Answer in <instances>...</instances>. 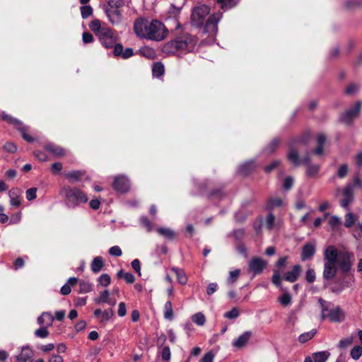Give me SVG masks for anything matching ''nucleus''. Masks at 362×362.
<instances>
[{
    "label": "nucleus",
    "mask_w": 362,
    "mask_h": 362,
    "mask_svg": "<svg viewBox=\"0 0 362 362\" xmlns=\"http://www.w3.org/2000/svg\"><path fill=\"white\" fill-rule=\"evenodd\" d=\"M89 28L98 37L99 42L106 49H115L119 44L118 37L115 34L113 30L98 19H94L89 23Z\"/></svg>",
    "instance_id": "obj_2"
},
{
    "label": "nucleus",
    "mask_w": 362,
    "mask_h": 362,
    "mask_svg": "<svg viewBox=\"0 0 362 362\" xmlns=\"http://www.w3.org/2000/svg\"><path fill=\"white\" fill-rule=\"evenodd\" d=\"M318 303L321 309V320H325L327 318V313L330 312L334 305L332 303L327 301L322 298H318Z\"/></svg>",
    "instance_id": "obj_20"
},
{
    "label": "nucleus",
    "mask_w": 362,
    "mask_h": 362,
    "mask_svg": "<svg viewBox=\"0 0 362 362\" xmlns=\"http://www.w3.org/2000/svg\"><path fill=\"white\" fill-rule=\"evenodd\" d=\"M327 318L332 322H339L344 320V313L340 307H333L330 312L327 313Z\"/></svg>",
    "instance_id": "obj_17"
},
{
    "label": "nucleus",
    "mask_w": 362,
    "mask_h": 362,
    "mask_svg": "<svg viewBox=\"0 0 362 362\" xmlns=\"http://www.w3.org/2000/svg\"><path fill=\"white\" fill-rule=\"evenodd\" d=\"M33 352L29 346L22 348L21 353L16 356L17 362H31Z\"/></svg>",
    "instance_id": "obj_22"
},
{
    "label": "nucleus",
    "mask_w": 362,
    "mask_h": 362,
    "mask_svg": "<svg viewBox=\"0 0 362 362\" xmlns=\"http://www.w3.org/2000/svg\"><path fill=\"white\" fill-rule=\"evenodd\" d=\"M45 148L46 151L50 152L51 153L56 156H62L64 154V149L62 147L57 146L52 143H49L46 144Z\"/></svg>",
    "instance_id": "obj_28"
},
{
    "label": "nucleus",
    "mask_w": 362,
    "mask_h": 362,
    "mask_svg": "<svg viewBox=\"0 0 362 362\" xmlns=\"http://www.w3.org/2000/svg\"><path fill=\"white\" fill-rule=\"evenodd\" d=\"M164 66L160 62L156 63L152 68V73L154 76L160 77L164 74Z\"/></svg>",
    "instance_id": "obj_39"
},
{
    "label": "nucleus",
    "mask_w": 362,
    "mask_h": 362,
    "mask_svg": "<svg viewBox=\"0 0 362 362\" xmlns=\"http://www.w3.org/2000/svg\"><path fill=\"white\" fill-rule=\"evenodd\" d=\"M81 17L83 19L88 18L89 16H90L93 13V8L90 6H83L81 7Z\"/></svg>",
    "instance_id": "obj_49"
},
{
    "label": "nucleus",
    "mask_w": 362,
    "mask_h": 362,
    "mask_svg": "<svg viewBox=\"0 0 362 362\" xmlns=\"http://www.w3.org/2000/svg\"><path fill=\"white\" fill-rule=\"evenodd\" d=\"M164 317L168 320L173 318V305L170 300H168L164 305Z\"/></svg>",
    "instance_id": "obj_33"
},
{
    "label": "nucleus",
    "mask_w": 362,
    "mask_h": 362,
    "mask_svg": "<svg viewBox=\"0 0 362 362\" xmlns=\"http://www.w3.org/2000/svg\"><path fill=\"white\" fill-rule=\"evenodd\" d=\"M320 167L317 165H309L306 171L308 177H314L319 172Z\"/></svg>",
    "instance_id": "obj_52"
},
{
    "label": "nucleus",
    "mask_w": 362,
    "mask_h": 362,
    "mask_svg": "<svg viewBox=\"0 0 362 362\" xmlns=\"http://www.w3.org/2000/svg\"><path fill=\"white\" fill-rule=\"evenodd\" d=\"M361 107L362 102L360 100L356 101L353 106L350 107L340 115L339 122L346 125L351 124L353 121L359 116Z\"/></svg>",
    "instance_id": "obj_6"
},
{
    "label": "nucleus",
    "mask_w": 362,
    "mask_h": 362,
    "mask_svg": "<svg viewBox=\"0 0 362 362\" xmlns=\"http://www.w3.org/2000/svg\"><path fill=\"white\" fill-rule=\"evenodd\" d=\"M113 188L119 193H124L129 189V181L125 176H118L115 178Z\"/></svg>",
    "instance_id": "obj_13"
},
{
    "label": "nucleus",
    "mask_w": 362,
    "mask_h": 362,
    "mask_svg": "<svg viewBox=\"0 0 362 362\" xmlns=\"http://www.w3.org/2000/svg\"><path fill=\"white\" fill-rule=\"evenodd\" d=\"M239 310L237 308H233L228 312L224 314V317L228 319H235L239 316Z\"/></svg>",
    "instance_id": "obj_59"
},
{
    "label": "nucleus",
    "mask_w": 362,
    "mask_h": 362,
    "mask_svg": "<svg viewBox=\"0 0 362 362\" xmlns=\"http://www.w3.org/2000/svg\"><path fill=\"white\" fill-rule=\"evenodd\" d=\"M158 233L160 235H161L168 239H170V240L174 239L175 237V232L173 230H171L170 228H159L158 229Z\"/></svg>",
    "instance_id": "obj_40"
},
{
    "label": "nucleus",
    "mask_w": 362,
    "mask_h": 362,
    "mask_svg": "<svg viewBox=\"0 0 362 362\" xmlns=\"http://www.w3.org/2000/svg\"><path fill=\"white\" fill-rule=\"evenodd\" d=\"M324 260L327 262H337L339 252L334 246H328L324 251Z\"/></svg>",
    "instance_id": "obj_16"
},
{
    "label": "nucleus",
    "mask_w": 362,
    "mask_h": 362,
    "mask_svg": "<svg viewBox=\"0 0 362 362\" xmlns=\"http://www.w3.org/2000/svg\"><path fill=\"white\" fill-rule=\"evenodd\" d=\"M316 249L314 244L308 243L302 247L301 259L305 261L312 259L315 253Z\"/></svg>",
    "instance_id": "obj_18"
},
{
    "label": "nucleus",
    "mask_w": 362,
    "mask_h": 362,
    "mask_svg": "<svg viewBox=\"0 0 362 362\" xmlns=\"http://www.w3.org/2000/svg\"><path fill=\"white\" fill-rule=\"evenodd\" d=\"M95 302L99 303H110V293L107 290H104L100 294V296L95 299Z\"/></svg>",
    "instance_id": "obj_34"
},
{
    "label": "nucleus",
    "mask_w": 362,
    "mask_h": 362,
    "mask_svg": "<svg viewBox=\"0 0 362 362\" xmlns=\"http://www.w3.org/2000/svg\"><path fill=\"white\" fill-rule=\"evenodd\" d=\"M268 212L269 214L265 218V226L269 230H272L274 227L275 216L272 214V211Z\"/></svg>",
    "instance_id": "obj_42"
},
{
    "label": "nucleus",
    "mask_w": 362,
    "mask_h": 362,
    "mask_svg": "<svg viewBox=\"0 0 362 362\" xmlns=\"http://www.w3.org/2000/svg\"><path fill=\"white\" fill-rule=\"evenodd\" d=\"M341 223V219L337 216H332L329 220V224L331 227L336 228H338Z\"/></svg>",
    "instance_id": "obj_60"
},
{
    "label": "nucleus",
    "mask_w": 362,
    "mask_h": 362,
    "mask_svg": "<svg viewBox=\"0 0 362 362\" xmlns=\"http://www.w3.org/2000/svg\"><path fill=\"white\" fill-rule=\"evenodd\" d=\"M98 282L100 286L106 287L110 284L111 278L109 274H103L98 278Z\"/></svg>",
    "instance_id": "obj_46"
},
{
    "label": "nucleus",
    "mask_w": 362,
    "mask_h": 362,
    "mask_svg": "<svg viewBox=\"0 0 362 362\" xmlns=\"http://www.w3.org/2000/svg\"><path fill=\"white\" fill-rule=\"evenodd\" d=\"M255 168L256 164L255 160H248L238 168V173L241 175H247L254 170Z\"/></svg>",
    "instance_id": "obj_25"
},
{
    "label": "nucleus",
    "mask_w": 362,
    "mask_h": 362,
    "mask_svg": "<svg viewBox=\"0 0 362 362\" xmlns=\"http://www.w3.org/2000/svg\"><path fill=\"white\" fill-rule=\"evenodd\" d=\"M293 185V179L291 176H288L285 178L283 183V188L285 190H289Z\"/></svg>",
    "instance_id": "obj_63"
},
{
    "label": "nucleus",
    "mask_w": 362,
    "mask_h": 362,
    "mask_svg": "<svg viewBox=\"0 0 362 362\" xmlns=\"http://www.w3.org/2000/svg\"><path fill=\"white\" fill-rule=\"evenodd\" d=\"M356 217L353 213H348L345 216L344 226L351 228L356 222Z\"/></svg>",
    "instance_id": "obj_47"
},
{
    "label": "nucleus",
    "mask_w": 362,
    "mask_h": 362,
    "mask_svg": "<svg viewBox=\"0 0 362 362\" xmlns=\"http://www.w3.org/2000/svg\"><path fill=\"white\" fill-rule=\"evenodd\" d=\"M54 319V317L50 313L44 312L40 317H38L37 323L42 326L48 327L52 326Z\"/></svg>",
    "instance_id": "obj_24"
},
{
    "label": "nucleus",
    "mask_w": 362,
    "mask_h": 362,
    "mask_svg": "<svg viewBox=\"0 0 362 362\" xmlns=\"http://www.w3.org/2000/svg\"><path fill=\"white\" fill-rule=\"evenodd\" d=\"M316 333L317 330L315 329H313L310 332L301 334L298 337V340L300 343H305L308 341L310 339H311L315 335Z\"/></svg>",
    "instance_id": "obj_38"
},
{
    "label": "nucleus",
    "mask_w": 362,
    "mask_h": 362,
    "mask_svg": "<svg viewBox=\"0 0 362 362\" xmlns=\"http://www.w3.org/2000/svg\"><path fill=\"white\" fill-rule=\"evenodd\" d=\"M251 336L252 332L250 331L243 332L240 336L238 337L237 339L233 342V346L238 349L244 347L247 344L248 341L251 338Z\"/></svg>",
    "instance_id": "obj_21"
},
{
    "label": "nucleus",
    "mask_w": 362,
    "mask_h": 362,
    "mask_svg": "<svg viewBox=\"0 0 362 362\" xmlns=\"http://www.w3.org/2000/svg\"><path fill=\"white\" fill-rule=\"evenodd\" d=\"M172 271L176 274L177 281L180 284L185 285L187 284V278L182 269L176 267H173Z\"/></svg>",
    "instance_id": "obj_31"
},
{
    "label": "nucleus",
    "mask_w": 362,
    "mask_h": 362,
    "mask_svg": "<svg viewBox=\"0 0 362 362\" xmlns=\"http://www.w3.org/2000/svg\"><path fill=\"white\" fill-rule=\"evenodd\" d=\"M210 13V8L205 4H200L194 7L191 14V23L194 27H203V33L215 37L218 32V23L222 18L221 13H215L206 17Z\"/></svg>",
    "instance_id": "obj_1"
},
{
    "label": "nucleus",
    "mask_w": 362,
    "mask_h": 362,
    "mask_svg": "<svg viewBox=\"0 0 362 362\" xmlns=\"http://www.w3.org/2000/svg\"><path fill=\"white\" fill-rule=\"evenodd\" d=\"M92 284L88 281H81L79 282V290L80 293H86L92 291Z\"/></svg>",
    "instance_id": "obj_43"
},
{
    "label": "nucleus",
    "mask_w": 362,
    "mask_h": 362,
    "mask_svg": "<svg viewBox=\"0 0 362 362\" xmlns=\"http://www.w3.org/2000/svg\"><path fill=\"white\" fill-rule=\"evenodd\" d=\"M348 170V165L346 164H342L339 167L337 175L339 178H344L346 176Z\"/></svg>",
    "instance_id": "obj_55"
},
{
    "label": "nucleus",
    "mask_w": 362,
    "mask_h": 362,
    "mask_svg": "<svg viewBox=\"0 0 362 362\" xmlns=\"http://www.w3.org/2000/svg\"><path fill=\"white\" fill-rule=\"evenodd\" d=\"M192 320L193 322H194L195 324H197L199 326H203L206 322L205 316L202 313H197L194 314L192 316Z\"/></svg>",
    "instance_id": "obj_44"
},
{
    "label": "nucleus",
    "mask_w": 362,
    "mask_h": 362,
    "mask_svg": "<svg viewBox=\"0 0 362 362\" xmlns=\"http://www.w3.org/2000/svg\"><path fill=\"white\" fill-rule=\"evenodd\" d=\"M109 254L114 257H120L122 254V250L119 246H112L109 249Z\"/></svg>",
    "instance_id": "obj_62"
},
{
    "label": "nucleus",
    "mask_w": 362,
    "mask_h": 362,
    "mask_svg": "<svg viewBox=\"0 0 362 362\" xmlns=\"http://www.w3.org/2000/svg\"><path fill=\"white\" fill-rule=\"evenodd\" d=\"M282 200L279 197H270L268 199L267 204L265 206V209L267 211H272L274 208L281 206L282 205Z\"/></svg>",
    "instance_id": "obj_29"
},
{
    "label": "nucleus",
    "mask_w": 362,
    "mask_h": 362,
    "mask_svg": "<svg viewBox=\"0 0 362 362\" xmlns=\"http://www.w3.org/2000/svg\"><path fill=\"white\" fill-rule=\"evenodd\" d=\"M280 143V139L278 138L274 139L267 146L265 147L264 151L267 154H271L275 151L277 146Z\"/></svg>",
    "instance_id": "obj_37"
},
{
    "label": "nucleus",
    "mask_w": 362,
    "mask_h": 362,
    "mask_svg": "<svg viewBox=\"0 0 362 362\" xmlns=\"http://www.w3.org/2000/svg\"><path fill=\"white\" fill-rule=\"evenodd\" d=\"M83 175V173L82 171L75 170L67 173L65 176L71 181L77 182L81 180Z\"/></svg>",
    "instance_id": "obj_36"
},
{
    "label": "nucleus",
    "mask_w": 362,
    "mask_h": 362,
    "mask_svg": "<svg viewBox=\"0 0 362 362\" xmlns=\"http://www.w3.org/2000/svg\"><path fill=\"white\" fill-rule=\"evenodd\" d=\"M342 6L348 11H353L362 7V0H344Z\"/></svg>",
    "instance_id": "obj_27"
},
{
    "label": "nucleus",
    "mask_w": 362,
    "mask_h": 362,
    "mask_svg": "<svg viewBox=\"0 0 362 362\" xmlns=\"http://www.w3.org/2000/svg\"><path fill=\"white\" fill-rule=\"evenodd\" d=\"M351 356L354 360H358L362 355V347L355 346L351 351Z\"/></svg>",
    "instance_id": "obj_51"
},
{
    "label": "nucleus",
    "mask_w": 362,
    "mask_h": 362,
    "mask_svg": "<svg viewBox=\"0 0 362 362\" xmlns=\"http://www.w3.org/2000/svg\"><path fill=\"white\" fill-rule=\"evenodd\" d=\"M267 262L261 257H252L248 263V267L254 274H259L267 267Z\"/></svg>",
    "instance_id": "obj_11"
},
{
    "label": "nucleus",
    "mask_w": 362,
    "mask_h": 362,
    "mask_svg": "<svg viewBox=\"0 0 362 362\" xmlns=\"http://www.w3.org/2000/svg\"><path fill=\"white\" fill-rule=\"evenodd\" d=\"M359 90V86L356 83L349 84L345 89V93L347 95H354Z\"/></svg>",
    "instance_id": "obj_53"
},
{
    "label": "nucleus",
    "mask_w": 362,
    "mask_h": 362,
    "mask_svg": "<svg viewBox=\"0 0 362 362\" xmlns=\"http://www.w3.org/2000/svg\"><path fill=\"white\" fill-rule=\"evenodd\" d=\"M302 272L301 266L299 264L295 265L291 271L284 274V279L289 282H295Z\"/></svg>",
    "instance_id": "obj_19"
},
{
    "label": "nucleus",
    "mask_w": 362,
    "mask_h": 362,
    "mask_svg": "<svg viewBox=\"0 0 362 362\" xmlns=\"http://www.w3.org/2000/svg\"><path fill=\"white\" fill-rule=\"evenodd\" d=\"M140 223L144 227L146 228V229L148 232H150L152 230L153 226H152L151 222L149 221V219L146 216L141 217Z\"/></svg>",
    "instance_id": "obj_57"
},
{
    "label": "nucleus",
    "mask_w": 362,
    "mask_h": 362,
    "mask_svg": "<svg viewBox=\"0 0 362 362\" xmlns=\"http://www.w3.org/2000/svg\"><path fill=\"white\" fill-rule=\"evenodd\" d=\"M114 315V311L112 308H108L103 311L100 320V323L105 325Z\"/></svg>",
    "instance_id": "obj_32"
},
{
    "label": "nucleus",
    "mask_w": 362,
    "mask_h": 362,
    "mask_svg": "<svg viewBox=\"0 0 362 362\" xmlns=\"http://www.w3.org/2000/svg\"><path fill=\"white\" fill-rule=\"evenodd\" d=\"M134 50L132 48L128 47L125 49H123L122 44H117L113 49V54L115 57H121L122 59H128L134 55Z\"/></svg>",
    "instance_id": "obj_15"
},
{
    "label": "nucleus",
    "mask_w": 362,
    "mask_h": 362,
    "mask_svg": "<svg viewBox=\"0 0 362 362\" xmlns=\"http://www.w3.org/2000/svg\"><path fill=\"white\" fill-rule=\"evenodd\" d=\"M151 26V21L145 20L144 18H138L134 22V30L136 35L141 38H148Z\"/></svg>",
    "instance_id": "obj_7"
},
{
    "label": "nucleus",
    "mask_w": 362,
    "mask_h": 362,
    "mask_svg": "<svg viewBox=\"0 0 362 362\" xmlns=\"http://www.w3.org/2000/svg\"><path fill=\"white\" fill-rule=\"evenodd\" d=\"M61 194L64 197L66 206L69 209H76L88 201L86 194L77 187L64 186Z\"/></svg>",
    "instance_id": "obj_4"
},
{
    "label": "nucleus",
    "mask_w": 362,
    "mask_h": 362,
    "mask_svg": "<svg viewBox=\"0 0 362 362\" xmlns=\"http://www.w3.org/2000/svg\"><path fill=\"white\" fill-rule=\"evenodd\" d=\"M272 281L274 285H276L278 287L281 286V276L279 271L275 270L274 272V274L272 278Z\"/></svg>",
    "instance_id": "obj_64"
},
{
    "label": "nucleus",
    "mask_w": 362,
    "mask_h": 362,
    "mask_svg": "<svg viewBox=\"0 0 362 362\" xmlns=\"http://www.w3.org/2000/svg\"><path fill=\"white\" fill-rule=\"evenodd\" d=\"M148 40L161 41L164 40L168 35V29L159 21L153 20L151 21V26Z\"/></svg>",
    "instance_id": "obj_5"
},
{
    "label": "nucleus",
    "mask_w": 362,
    "mask_h": 362,
    "mask_svg": "<svg viewBox=\"0 0 362 362\" xmlns=\"http://www.w3.org/2000/svg\"><path fill=\"white\" fill-rule=\"evenodd\" d=\"M17 129L21 132L22 136L25 141L28 142H33L34 141V139L26 133V127L23 124L22 126H19Z\"/></svg>",
    "instance_id": "obj_56"
},
{
    "label": "nucleus",
    "mask_w": 362,
    "mask_h": 362,
    "mask_svg": "<svg viewBox=\"0 0 362 362\" xmlns=\"http://www.w3.org/2000/svg\"><path fill=\"white\" fill-rule=\"evenodd\" d=\"M21 194V190L18 187L13 188L9 191L8 196L10 197V204L11 206L18 207L21 205V202L19 200Z\"/></svg>",
    "instance_id": "obj_23"
},
{
    "label": "nucleus",
    "mask_w": 362,
    "mask_h": 362,
    "mask_svg": "<svg viewBox=\"0 0 362 362\" xmlns=\"http://www.w3.org/2000/svg\"><path fill=\"white\" fill-rule=\"evenodd\" d=\"M105 13L112 24L118 25L122 22V12L115 6H107Z\"/></svg>",
    "instance_id": "obj_12"
},
{
    "label": "nucleus",
    "mask_w": 362,
    "mask_h": 362,
    "mask_svg": "<svg viewBox=\"0 0 362 362\" xmlns=\"http://www.w3.org/2000/svg\"><path fill=\"white\" fill-rule=\"evenodd\" d=\"M105 265L103 258L98 256L93 258L90 264V269L93 273L100 272Z\"/></svg>",
    "instance_id": "obj_26"
},
{
    "label": "nucleus",
    "mask_w": 362,
    "mask_h": 362,
    "mask_svg": "<svg viewBox=\"0 0 362 362\" xmlns=\"http://www.w3.org/2000/svg\"><path fill=\"white\" fill-rule=\"evenodd\" d=\"M343 198L340 201V206L348 209L349 206L354 202V185L351 183H347L342 190Z\"/></svg>",
    "instance_id": "obj_9"
},
{
    "label": "nucleus",
    "mask_w": 362,
    "mask_h": 362,
    "mask_svg": "<svg viewBox=\"0 0 362 362\" xmlns=\"http://www.w3.org/2000/svg\"><path fill=\"white\" fill-rule=\"evenodd\" d=\"M315 279H316V275H315V272L313 269L312 268H309L307 272H306V274H305V279L306 281L311 284V283H313L315 281Z\"/></svg>",
    "instance_id": "obj_54"
},
{
    "label": "nucleus",
    "mask_w": 362,
    "mask_h": 362,
    "mask_svg": "<svg viewBox=\"0 0 362 362\" xmlns=\"http://www.w3.org/2000/svg\"><path fill=\"white\" fill-rule=\"evenodd\" d=\"M240 274V270L238 269L230 272L229 276L227 279V284L228 285H230V284H233V283H235L238 280Z\"/></svg>",
    "instance_id": "obj_45"
},
{
    "label": "nucleus",
    "mask_w": 362,
    "mask_h": 362,
    "mask_svg": "<svg viewBox=\"0 0 362 362\" xmlns=\"http://www.w3.org/2000/svg\"><path fill=\"white\" fill-rule=\"evenodd\" d=\"M160 356L163 360L168 361L171 357V352L169 346H164L161 351Z\"/></svg>",
    "instance_id": "obj_58"
},
{
    "label": "nucleus",
    "mask_w": 362,
    "mask_h": 362,
    "mask_svg": "<svg viewBox=\"0 0 362 362\" xmlns=\"http://www.w3.org/2000/svg\"><path fill=\"white\" fill-rule=\"evenodd\" d=\"M291 295L288 293H285L279 298V302L283 305H288L291 303Z\"/></svg>",
    "instance_id": "obj_61"
},
{
    "label": "nucleus",
    "mask_w": 362,
    "mask_h": 362,
    "mask_svg": "<svg viewBox=\"0 0 362 362\" xmlns=\"http://www.w3.org/2000/svg\"><path fill=\"white\" fill-rule=\"evenodd\" d=\"M287 158L295 167L299 166L301 163L307 165L308 166L311 165L310 158L308 154L304 156L302 159H300L298 152L293 147L290 148L287 154Z\"/></svg>",
    "instance_id": "obj_10"
},
{
    "label": "nucleus",
    "mask_w": 362,
    "mask_h": 362,
    "mask_svg": "<svg viewBox=\"0 0 362 362\" xmlns=\"http://www.w3.org/2000/svg\"><path fill=\"white\" fill-rule=\"evenodd\" d=\"M329 356L327 351H320L313 354L314 362H325Z\"/></svg>",
    "instance_id": "obj_35"
},
{
    "label": "nucleus",
    "mask_w": 362,
    "mask_h": 362,
    "mask_svg": "<svg viewBox=\"0 0 362 362\" xmlns=\"http://www.w3.org/2000/svg\"><path fill=\"white\" fill-rule=\"evenodd\" d=\"M245 230L244 228L233 230L231 234L234 237L235 240L239 243L242 242L245 236Z\"/></svg>",
    "instance_id": "obj_48"
},
{
    "label": "nucleus",
    "mask_w": 362,
    "mask_h": 362,
    "mask_svg": "<svg viewBox=\"0 0 362 362\" xmlns=\"http://www.w3.org/2000/svg\"><path fill=\"white\" fill-rule=\"evenodd\" d=\"M337 264V262L325 261L322 276L325 280L332 279L336 276Z\"/></svg>",
    "instance_id": "obj_14"
},
{
    "label": "nucleus",
    "mask_w": 362,
    "mask_h": 362,
    "mask_svg": "<svg viewBox=\"0 0 362 362\" xmlns=\"http://www.w3.org/2000/svg\"><path fill=\"white\" fill-rule=\"evenodd\" d=\"M354 257V254L348 251L339 252V257L337 260L338 265L341 272H349L352 267L351 259Z\"/></svg>",
    "instance_id": "obj_8"
},
{
    "label": "nucleus",
    "mask_w": 362,
    "mask_h": 362,
    "mask_svg": "<svg viewBox=\"0 0 362 362\" xmlns=\"http://www.w3.org/2000/svg\"><path fill=\"white\" fill-rule=\"evenodd\" d=\"M35 335L39 338H46L49 335L47 327L42 326L40 328L36 329L35 332Z\"/></svg>",
    "instance_id": "obj_50"
},
{
    "label": "nucleus",
    "mask_w": 362,
    "mask_h": 362,
    "mask_svg": "<svg viewBox=\"0 0 362 362\" xmlns=\"http://www.w3.org/2000/svg\"><path fill=\"white\" fill-rule=\"evenodd\" d=\"M223 10H228L235 7L240 0H216Z\"/></svg>",
    "instance_id": "obj_30"
},
{
    "label": "nucleus",
    "mask_w": 362,
    "mask_h": 362,
    "mask_svg": "<svg viewBox=\"0 0 362 362\" xmlns=\"http://www.w3.org/2000/svg\"><path fill=\"white\" fill-rule=\"evenodd\" d=\"M197 44V39L194 36L183 33L181 35L177 36L173 40L167 42L163 48L164 52L175 54L178 51H192Z\"/></svg>",
    "instance_id": "obj_3"
},
{
    "label": "nucleus",
    "mask_w": 362,
    "mask_h": 362,
    "mask_svg": "<svg viewBox=\"0 0 362 362\" xmlns=\"http://www.w3.org/2000/svg\"><path fill=\"white\" fill-rule=\"evenodd\" d=\"M1 118L2 119L7 121L8 122L13 124L16 128H18L19 126H22V122L18 120L16 118H14L11 117V115H8L6 114L5 112H3L1 114Z\"/></svg>",
    "instance_id": "obj_41"
}]
</instances>
